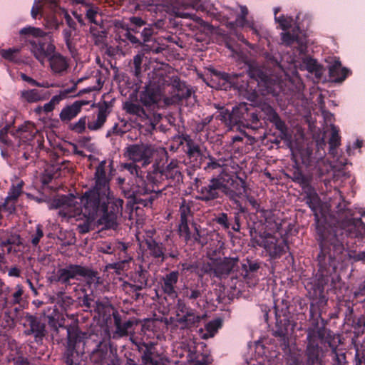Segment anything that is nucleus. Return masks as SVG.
Listing matches in <instances>:
<instances>
[{"mask_svg": "<svg viewBox=\"0 0 365 365\" xmlns=\"http://www.w3.org/2000/svg\"><path fill=\"white\" fill-rule=\"evenodd\" d=\"M336 192L343 202L338 204L334 214L330 212L327 204L321 202L315 191H309L304 197L306 204L314 215L320 247L317 257L319 270L327 273L330 268L335 272L338 264L342 261L344 251L354 249V245L357 242H363L365 237V224L361 220L365 210L347 208L341 191L337 190Z\"/></svg>", "mask_w": 365, "mask_h": 365, "instance_id": "nucleus-1", "label": "nucleus"}, {"mask_svg": "<svg viewBox=\"0 0 365 365\" xmlns=\"http://www.w3.org/2000/svg\"><path fill=\"white\" fill-rule=\"evenodd\" d=\"M182 163L177 159H172L162 170L153 165V171L148 173L147 180H140L141 185L133 191L135 200L143 207H150L153 201L167 186L163 184V180H167L169 183H177L182 180Z\"/></svg>", "mask_w": 365, "mask_h": 365, "instance_id": "nucleus-2", "label": "nucleus"}, {"mask_svg": "<svg viewBox=\"0 0 365 365\" xmlns=\"http://www.w3.org/2000/svg\"><path fill=\"white\" fill-rule=\"evenodd\" d=\"M307 344L305 350L307 361L304 362L303 351L294 342L284 344L280 346L284 352V359L288 365H322L320 348L315 331L309 329L307 335Z\"/></svg>", "mask_w": 365, "mask_h": 365, "instance_id": "nucleus-3", "label": "nucleus"}, {"mask_svg": "<svg viewBox=\"0 0 365 365\" xmlns=\"http://www.w3.org/2000/svg\"><path fill=\"white\" fill-rule=\"evenodd\" d=\"M307 344L305 350L307 361L304 362L303 351L294 342L284 344L280 346L284 352V359L288 365H322L320 348L315 331L309 329L307 335Z\"/></svg>", "mask_w": 365, "mask_h": 365, "instance_id": "nucleus-4", "label": "nucleus"}, {"mask_svg": "<svg viewBox=\"0 0 365 365\" xmlns=\"http://www.w3.org/2000/svg\"><path fill=\"white\" fill-rule=\"evenodd\" d=\"M108 200L109 192L93 187L86 190L80 197L81 212L83 215L96 217L98 213L103 212Z\"/></svg>", "mask_w": 365, "mask_h": 365, "instance_id": "nucleus-5", "label": "nucleus"}, {"mask_svg": "<svg viewBox=\"0 0 365 365\" xmlns=\"http://www.w3.org/2000/svg\"><path fill=\"white\" fill-rule=\"evenodd\" d=\"M175 317H170L171 331L190 330L199 325L203 316L198 314L195 309L187 305L184 301L179 299L175 306Z\"/></svg>", "mask_w": 365, "mask_h": 365, "instance_id": "nucleus-6", "label": "nucleus"}, {"mask_svg": "<svg viewBox=\"0 0 365 365\" xmlns=\"http://www.w3.org/2000/svg\"><path fill=\"white\" fill-rule=\"evenodd\" d=\"M252 240L264 250L271 259L281 257L289 249L286 240L267 232H260Z\"/></svg>", "mask_w": 365, "mask_h": 365, "instance_id": "nucleus-7", "label": "nucleus"}, {"mask_svg": "<svg viewBox=\"0 0 365 365\" xmlns=\"http://www.w3.org/2000/svg\"><path fill=\"white\" fill-rule=\"evenodd\" d=\"M291 150L292 158L296 164L299 163L300 160L302 164L306 168L316 170L321 175L324 174L320 166L325 163L324 151L321 152L318 149V150L314 153L313 148L310 146L299 147L295 149H292Z\"/></svg>", "mask_w": 365, "mask_h": 365, "instance_id": "nucleus-8", "label": "nucleus"}, {"mask_svg": "<svg viewBox=\"0 0 365 365\" xmlns=\"http://www.w3.org/2000/svg\"><path fill=\"white\" fill-rule=\"evenodd\" d=\"M105 209L103 210L102 215L97 220L98 225L102 229L115 230L118 225V218L122 215L123 200L120 198H115L109 190V200Z\"/></svg>", "mask_w": 365, "mask_h": 365, "instance_id": "nucleus-9", "label": "nucleus"}, {"mask_svg": "<svg viewBox=\"0 0 365 365\" xmlns=\"http://www.w3.org/2000/svg\"><path fill=\"white\" fill-rule=\"evenodd\" d=\"M65 329L67 331V346L63 356L66 365H73L75 357L78 356L76 346L87 336V333L80 330L78 320L65 327Z\"/></svg>", "mask_w": 365, "mask_h": 365, "instance_id": "nucleus-10", "label": "nucleus"}, {"mask_svg": "<svg viewBox=\"0 0 365 365\" xmlns=\"http://www.w3.org/2000/svg\"><path fill=\"white\" fill-rule=\"evenodd\" d=\"M224 188L225 187L222 182V175L220 171L217 175L212 177L207 184L198 190V195L196 196V199L211 205L215 200L222 197Z\"/></svg>", "mask_w": 365, "mask_h": 365, "instance_id": "nucleus-11", "label": "nucleus"}, {"mask_svg": "<svg viewBox=\"0 0 365 365\" xmlns=\"http://www.w3.org/2000/svg\"><path fill=\"white\" fill-rule=\"evenodd\" d=\"M154 147L149 143H134L124 149V157L136 163H141L145 167L151 163L154 155Z\"/></svg>", "mask_w": 365, "mask_h": 365, "instance_id": "nucleus-12", "label": "nucleus"}, {"mask_svg": "<svg viewBox=\"0 0 365 365\" xmlns=\"http://www.w3.org/2000/svg\"><path fill=\"white\" fill-rule=\"evenodd\" d=\"M221 173L222 182L225 187L224 194L231 200L236 202L237 198L246 193L247 188L245 180L224 170L221 171Z\"/></svg>", "mask_w": 365, "mask_h": 365, "instance_id": "nucleus-13", "label": "nucleus"}, {"mask_svg": "<svg viewBox=\"0 0 365 365\" xmlns=\"http://www.w3.org/2000/svg\"><path fill=\"white\" fill-rule=\"evenodd\" d=\"M82 265L69 264L63 268H59L56 272L48 277V280L50 283H61L66 287L71 286V279H81Z\"/></svg>", "mask_w": 365, "mask_h": 365, "instance_id": "nucleus-14", "label": "nucleus"}, {"mask_svg": "<svg viewBox=\"0 0 365 365\" xmlns=\"http://www.w3.org/2000/svg\"><path fill=\"white\" fill-rule=\"evenodd\" d=\"M30 51L41 65L56 51V46L50 40V36L45 38L29 40Z\"/></svg>", "mask_w": 365, "mask_h": 365, "instance_id": "nucleus-15", "label": "nucleus"}, {"mask_svg": "<svg viewBox=\"0 0 365 365\" xmlns=\"http://www.w3.org/2000/svg\"><path fill=\"white\" fill-rule=\"evenodd\" d=\"M178 234L187 244H198L203 247L208 242L207 230L194 222L187 227L185 232L180 231Z\"/></svg>", "mask_w": 365, "mask_h": 365, "instance_id": "nucleus-16", "label": "nucleus"}, {"mask_svg": "<svg viewBox=\"0 0 365 365\" xmlns=\"http://www.w3.org/2000/svg\"><path fill=\"white\" fill-rule=\"evenodd\" d=\"M295 324L292 323L288 317L284 316L283 318L276 316V324L273 329V335L279 338V346H284V344L292 342L290 337L294 331Z\"/></svg>", "mask_w": 365, "mask_h": 365, "instance_id": "nucleus-17", "label": "nucleus"}, {"mask_svg": "<svg viewBox=\"0 0 365 365\" xmlns=\"http://www.w3.org/2000/svg\"><path fill=\"white\" fill-rule=\"evenodd\" d=\"M211 78L207 84L215 88L220 90H227L235 85V79L241 74H230L225 72H220L214 68H210Z\"/></svg>", "mask_w": 365, "mask_h": 365, "instance_id": "nucleus-18", "label": "nucleus"}, {"mask_svg": "<svg viewBox=\"0 0 365 365\" xmlns=\"http://www.w3.org/2000/svg\"><path fill=\"white\" fill-rule=\"evenodd\" d=\"M237 262V259L224 258L208 264L205 272L210 276L220 279L225 278L230 273Z\"/></svg>", "mask_w": 365, "mask_h": 365, "instance_id": "nucleus-19", "label": "nucleus"}, {"mask_svg": "<svg viewBox=\"0 0 365 365\" xmlns=\"http://www.w3.org/2000/svg\"><path fill=\"white\" fill-rule=\"evenodd\" d=\"M22 245L20 235L14 229H0V247L6 250L8 255L17 252V246Z\"/></svg>", "mask_w": 365, "mask_h": 365, "instance_id": "nucleus-20", "label": "nucleus"}, {"mask_svg": "<svg viewBox=\"0 0 365 365\" xmlns=\"http://www.w3.org/2000/svg\"><path fill=\"white\" fill-rule=\"evenodd\" d=\"M284 31L281 34L282 43L289 46L296 42L298 45L297 50L299 53H304L307 48V41L304 35H302L300 31L299 25L293 27L292 34L289 31Z\"/></svg>", "mask_w": 365, "mask_h": 365, "instance_id": "nucleus-21", "label": "nucleus"}, {"mask_svg": "<svg viewBox=\"0 0 365 365\" xmlns=\"http://www.w3.org/2000/svg\"><path fill=\"white\" fill-rule=\"evenodd\" d=\"M180 273L178 271H171L163 276L160 281L161 291L164 294L170 299H175L178 296L177 291V284L178 282Z\"/></svg>", "mask_w": 365, "mask_h": 365, "instance_id": "nucleus-22", "label": "nucleus"}, {"mask_svg": "<svg viewBox=\"0 0 365 365\" xmlns=\"http://www.w3.org/2000/svg\"><path fill=\"white\" fill-rule=\"evenodd\" d=\"M171 86L174 93L171 99L173 103L187 99L194 93L192 87L187 85L185 81H181L178 76L172 77Z\"/></svg>", "mask_w": 365, "mask_h": 365, "instance_id": "nucleus-23", "label": "nucleus"}, {"mask_svg": "<svg viewBox=\"0 0 365 365\" xmlns=\"http://www.w3.org/2000/svg\"><path fill=\"white\" fill-rule=\"evenodd\" d=\"M239 9L240 11L237 10H233L236 14V18L235 21L232 24L241 28L248 27L252 31L254 34L261 36L262 26L260 25H256L253 20L247 19V16L248 15V9L247 6H240Z\"/></svg>", "mask_w": 365, "mask_h": 365, "instance_id": "nucleus-24", "label": "nucleus"}, {"mask_svg": "<svg viewBox=\"0 0 365 365\" xmlns=\"http://www.w3.org/2000/svg\"><path fill=\"white\" fill-rule=\"evenodd\" d=\"M25 319L29 328L24 330V334L27 336L33 335L36 342L42 341L46 335L45 324L33 315H27Z\"/></svg>", "mask_w": 365, "mask_h": 365, "instance_id": "nucleus-25", "label": "nucleus"}, {"mask_svg": "<svg viewBox=\"0 0 365 365\" xmlns=\"http://www.w3.org/2000/svg\"><path fill=\"white\" fill-rule=\"evenodd\" d=\"M194 205L192 200L182 199L179 207L180 222L178 226V232L185 231L190 226V222L193 220V212L191 209Z\"/></svg>", "mask_w": 365, "mask_h": 365, "instance_id": "nucleus-26", "label": "nucleus"}, {"mask_svg": "<svg viewBox=\"0 0 365 365\" xmlns=\"http://www.w3.org/2000/svg\"><path fill=\"white\" fill-rule=\"evenodd\" d=\"M112 163L107 165L106 160H102L98 163V166L96 168L94 174V187H96V189H101L103 190L109 192L110 178L109 175L107 174V168L110 167Z\"/></svg>", "mask_w": 365, "mask_h": 365, "instance_id": "nucleus-27", "label": "nucleus"}, {"mask_svg": "<svg viewBox=\"0 0 365 365\" xmlns=\"http://www.w3.org/2000/svg\"><path fill=\"white\" fill-rule=\"evenodd\" d=\"M262 110L267 115V120L273 123L280 133V138L283 140L288 139L290 135L288 133V128L284 121H283L278 113L269 105H264Z\"/></svg>", "mask_w": 365, "mask_h": 365, "instance_id": "nucleus-28", "label": "nucleus"}, {"mask_svg": "<svg viewBox=\"0 0 365 365\" xmlns=\"http://www.w3.org/2000/svg\"><path fill=\"white\" fill-rule=\"evenodd\" d=\"M50 68L55 75L63 76L69 67L68 59L58 52L53 53L48 58Z\"/></svg>", "mask_w": 365, "mask_h": 365, "instance_id": "nucleus-29", "label": "nucleus"}, {"mask_svg": "<svg viewBox=\"0 0 365 365\" xmlns=\"http://www.w3.org/2000/svg\"><path fill=\"white\" fill-rule=\"evenodd\" d=\"M146 254L156 259L158 262H163L166 259V254L164 251L162 242H157L152 237L145 240Z\"/></svg>", "mask_w": 365, "mask_h": 365, "instance_id": "nucleus-30", "label": "nucleus"}, {"mask_svg": "<svg viewBox=\"0 0 365 365\" xmlns=\"http://www.w3.org/2000/svg\"><path fill=\"white\" fill-rule=\"evenodd\" d=\"M88 101L79 100L63 107L59 114L61 120L63 122L70 121L81 112L83 106L88 105Z\"/></svg>", "mask_w": 365, "mask_h": 365, "instance_id": "nucleus-31", "label": "nucleus"}, {"mask_svg": "<svg viewBox=\"0 0 365 365\" xmlns=\"http://www.w3.org/2000/svg\"><path fill=\"white\" fill-rule=\"evenodd\" d=\"M254 108L252 105L247 103H240L237 106L233 107L231 111V115L232 116V122L234 125L242 124L245 126V123L249 118L250 110H253Z\"/></svg>", "mask_w": 365, "mask_h": 365, "instance_id": "nucleus-32", "label": "nucleus"}, {"mask_svg": "<svg viewBox=\"0 0 365 365\" xmlns=\"http://www.w3.org/2000/svg\"><path fill=\"white\" fill-rule=\"evenodd\" d=\"M155 82L150 81V84L145 86V89L140 95V102L146 107H151L158 103L160 100L158 91L155 88Z\"/></svg>", "mask_w": 365, "mask_h": 365, "instance_id": "nucleus-33", "label": "nucleus"}, {"mask_svg": "<svg viewBox=\"0 0 365 365\" xmlns=\"http://www.w3.org/2000/svg\"><path fill=\"white\" fill-rule=\"evenodd\" d=\"M123 108L127 113L135 115L141 120H148V131H152L155 129V124L150 118H149L148 115L146 113L144 108L140 105L132 102H126L124 104Z\"/></svg>", "mask_w": 365, "mask_h": 365, "instance_id": "nucleus-34", "label": "nucleus"}, {"mask_svg": "<svg viewBox=\"0 0 365 365\" xmlns=\"http://www.w3.org/2000/svg\"><path fill=\"white\" fill-rule=\"evenodd\" d=\"M108 109L106 103L98 106L96 118L93 120L88 119V128L89 130L97 131L103 128L109 115Z\"/></svg>", "mask_w": 365, "mask_h": 365, "instance_id": "nucleus-35", "label": "nucleus"}, {"mask_svg": "<svg viewBox=\"0 0 365 365\" xmlns=\"http://www.w3.org/2000/svg\"><path fill=\"white\" fill-rule=\"evenodd\" d=\"M43 314L48 319V325L54 331H58V328L63 327L64 318L56 305L48 307L44 310Z\"/></svg>", "mask_w": 365, "mask_h": 365, "instance_id": "nucleus-36", "label": "nucleus"}, {"mask_svg": "<svg viewBox=\"0 0 365 365\" xmlns=\"http://www.w3.org/2000/svg\"><path fill=\"white\" fill-rule=\"evenodd\" d=\"M76 197L73 194L62 195L54 198L51 202V207L68 209L70 211L78 210Z\"/></svg>", "mask_w": 365, "mask_h": 365, "instance_id": "nucleus-37", "label": "nucleus"}, {"mask_svg": "<svg viewBox=\"0 0 365 365\" xmlns=\"http://www.w3.org/2000/svg\"><path fill=\"white\" fill-rule=\"evenodd\" d=\"M121 167L123 170H127L131 175H133V177L135 178V184H133L131 187V192L132 193L130 195V197H132L133 198V200L136 204L141 205L140 202H138L135 200H136L135 197V195L133 192V191H135V189L138 188V187H140V185H141V183L139 182L140 180H145L143 179V178L140 175V173H141L140 167L138 165H137L136 162H134V161L123 163V164H122Z\"/></svg>", "mask_w": 365, "mask_h": 365, "instance_id": "nucleus-38", "label": "nucleus"}, {"mask_svg": "<svg viewBox=\"0 0 365 365\" xmlns=\"http://www.w3.org/2000/svg\"><path fill=\"white\" fill-rule=\"evenodd\" d=\"M19 100L23 103H34L46 100L47 96L36 88L23 89L19 93Z\"/></svg>", "mask_w": 365, "mask_h": 365, "instance_id": "nucleus-39", "label": "nucleus"}, {"mask_svg": "<svg viewBox=\"0 0 365 365\" xmlns=\"http://www.w3.org/2000/svg\"><path fill=\"white\" fill-rule=\"evenodd\" d=\"M350 71L345 67H342L340 61L334 60L329 66V74L334 82H341L349 74Z\"/></svg>", "mask_w": 365, "mask_h": 365, "instance_id": "nucleus-40", "label": "nucleus"}, {"mask_svg": "<svg viewBox=\"0 0 365 365\" xmlns=\"http://www.w3.org/2000/svg\"><path fill=\"white\" fill-rule=\"evenodd\" d=\"M207 158L208 162L204 168L207 172H210L211 170H216L217 168H220V171H222L223 170L226 171L227 167L230 160V156L229 154L218 156L217 158L208 155Z\"/></svg>", "mask_w": 365, "mask_h": 365, "instance_id": "nucleus-41", "label": "nucleus"}, {"mask_svg": "<svg viewBox=\"0 0 365 365\" xmlns=\"http://www.w3.org/2000/svg\"><path fill=\"white\" fill-rule=\"evenodd\" d=\"M112 315L114 321V325L115 327V334L118 337L127 336L129 329H130L134 324L133 321L129 319L123 323L121 321V316L117 311L113 312Z\"/></svg>", "mask_w": 365, "mask_h": 365, "instance_id": "nucleus-42", "label": "nucleus"}, {"mask_svg": "<svg viewBox=\"0 0 365 365\" xmlns=\"http://www.w3.org/2000/svg\"><path fill=\"white\" fill-rule=\"evenodd\" d=\"M149 272L143 268L142 265H139L134 273L130 276V281L134 283L135 287L142 290L145 289L148 284Z\"/></svg>", "mask_w": 365, "mask_h": 365, "instance_id": "nucleus-43", "label": "nucleus"}, {"mask_svg": "<svg viewBox=\"0 0 365 365\" xmlns=\"http://www.w3.org/2000/svg\"><path fill=\"white\" fill-rule=\"evenodd\" d=\"M308 294L313 300L319 299V302H322L327 301L324 295V287L319 282H314L308 284L306 286Z\"/></svg>", "mask_w": 365, "mask_h": 365, "instance_id": "nucleus-44", "label": "nucleus"}, {"mask_svg": "<svg viewBox=\"0 0 365 365\" xmlns=\"http://www.w3.org/2000/svg\"><path fill=\"white\" fill-rule=\"evenodd\" d=\"M88 9L86 10V16L87 19L92 24L100 26L103 24V21L102 19L101 11V9L92 4H90L88 6H86Z\"/></svg>", "mask_w": 365, "mask_h": 365, "instance_id": "nucleus-45", "label": "nucleus"}, {"mask_svg": "<svg viewBox=\"0 0 365 365\" xmlns=\"http://www.w3.org/2000/svg\"><path fill=\"white\" fill-rule=\"evenodd\" d=\"M299 16H296V19H294L292 16L282 15L279 16H275V21L277 22L280 28L283 31H287L289 29H293L297 25H299L298 20Z\"/></svg>", "mask_w": 365, "mask_h": 365, "instance_id": "nucleus-46", "label": "nucleus"}, {"mask_svg": "<svg viewBox=\"0 0 365 365\" xmlns=\"http://www.w3.org/2000/svg\"><path fill=\"white\" fill-rule=\"evenodd\" d=\"M81 278L85 279L90 286H96L99 284L100 277L98 276V272L85 266H82L81 279Z\"/></svg>", "mask_w": 365, "mask_h": 365, "instance_id": "nucleus-47", "label": "nucleus"}, {"mask_svg": "<svg viewBox=\"0 0 365 365\" xmlns=\"http://www.w3.org/2000/svg\"><path fill=\"white\" fill-rule=\"evenodd\" d=\"M20 34L25 36H31L34 38H45L50 36V34L45 32L40 28L34 26H26L20 30Z\"/></svg>", "mask_w": 365, "mask_h": 365, "instance_id": "nucleus-48", "label": "nucleus"}, {"mask_svg": "<svg viewBox=\"0 0 365 365\" xmlns=\"http://www.w3.org/2000/svg\"><path fill=\"white\" fill-rule=\"evenodd\" d=\"M222 322L220 319H215L209 322L205 325L206 332L203 334V339H208L210 337H213L215 334L217 333V330L221 327Z\"/></svg>", "mask_w": 365, "mask_h": 365, "instance_id": "nucleus-49", "label": "nucleus"}, {"mask_svg": "<svg viewBox=\"0 0 365 365\" xmlns=\"http://www.w3.org/2000/svg\"><path fill=\"white\" fill-rule=\"evenodd\" d=\"M331 135L329 140V152L334 154V150L340 145L341 138L339 134V129L336 126L331 125Z\"/></svg>", "mask_w": 365, "mask_h": 365, "instance_id": "nucleus-50", "label": "nucleus"}, {"mask_svg": "<svg viewBox=\"0 0 365 365\" xmlns=\"http://www.w3.org/2000/svg\"><path fill=\"white\" fill-rule=\"evenodd\" d=\"M76 85L77 83H75L72 87L71 88H66V89H63V90H61L58 94L53 96L50 101L52 103V104L56 106V105L59 104V103L66 99L69 94H71V93H73L76 88Z\"/></svg>", "mask_w": 365, "mask_h": 365, "instance_id": "nucleus-51", "label": "nucleus"}, {"mask_svg": "<svg viewBox=\"0 0 365 365\" xmlns=\"http://www.w3.org/2000/svg\"><path fill=\"white\" fill-rule=\"evenodd\" d=\"M19 53V48L2 49L0 51V55L2 58L11 62H17L19 60L18 57Z\"/></svg>", "mask_w": 365, "mask_h": 365, "instance_id": "nucleus-52", "label": "nucleus"}, {"mask_svg": "<svg viewBox=\"0 0 365 365\" xmlns=\"http://www.w3.org/2000/svg\"><path fill=\"white\" fill-rule=\"evenodd\" d=\"M75 30L76 29L68 28L62 31L63 41L71 53H73L75 50V47L72 43V36Z\"/></svg>", "mask_w": 365, "mask_h": 365, "instance_id": "nucleus-53", "label": "nucleus"}, {"mask_svg": "<svg viewBox=\"0 0 365 365\" xmlns=\"http://www.w3.org/2000/svg\"><path fill=\"white\" fill-rule=\"evenodd\" d=\"M187 155L190 158H197L202 155L200 145L195 140L187 145Z\"/></svg>", "mask_w": 365, "mask_h": 365, "instance_id": "nucleus-54", "label": "nucleus"}, {"mask_svg": "<svg viewBox=\"0 0 365 365\" xmlns=\"http://www.w3.org/2000/svg\"><path fill=\"white\" fill-rule=\"evenodd\" d=\"M90 33L95 38L96 43L102 42L103 38L106 37V32L103 24H101L100 26L95 25L94 26H91Z\"/></svg>", "mask_w": 365, "mask_h": 365, "instance_id": "nucleus-55", "label": "nucleus"}, {"mask_svg": "<svg viewBox=\"0 0 365 365\" xmlns=\"http://www.w3.org/2000/svg\"><path fill=\"white\" fill-rule=\"evenodd\" d=\"M216 118L228 126L231 127L232 125H234V122H232V116L231 115V112H230L227 109H225L224 108H221L218 115L216 116Z\"/></svg>", "mask_w": 365, "mask_h": 365, "instance_id": "nucleus-56", "label": "nucleus"}, {"mask_svg": "<svg viewBox=\"0 0 365 365\" xmlns=\"http://www.w3.org/2000/svg\"><path fill=\"white\" fill-rule=\"evenodd\" d=\"M142 346L144 348V350L143 351V354L141 356V360L142 363H144L145 361H148V359H150V358H153L154 350H155V344L152 342L142 343Z\"/></svg>", "mask_w": 365, "mask_h": 365, "instance_id": "nucleus-57", "label": "nucleus"}, {"mask_svg": "<svg viewBox=\"0 0 365 365\" xmlns=\"http://www.w3.org/2000/svg\"><path fill=\"white\" fill-rule=\"evenodd\" d=\"M306 69L310 73H314L316 76L321 75V66L317 60L313 58H307L304 61Z\"/></svg>", "mask_w": 365, "mask_h": 365, "instance_id": "nucleus-58", "label": "nucleus"}, {"mask_svg": "<svg viewBox=\"0 0 365 365\" xmlns=\"http://www.w3.org/2000/svg\"><path fill=\"white\" fill-rule=\"evenodd\" d=\"M56 300L57 304H58L61 307L66 308V307L69 306L73 302V299L66 295L64 292L61 291L56 293Z\"/></svg>", "mask_w": 365, "mask_h": 365, "instance_id": "nucleus-59", "label": "nucleus"}, {"mask_svg": "<svg viewBox=\"0 0 365 365\" xmlns=\"http://www.w3.org/2000/svg\"><path fill=\"white\" fill-rule=\"evenodd\" d=\"M86 220L82 222L78 225L77 229L78 232L81 234H86L91 229V225L96 217H90V215H84Z\"/></svg>", "mask_w": 365, "mask_h": 365, "instance_id": "nucleus-60", "label": "nucleus"}, {"mask_svg": "<svg viewBox=\"0 0 365 365\" xmlns=\"http://www.w3.org/2000/svg\"><path fill=\"white\" fill-rule=\"evenodd\" d=\"M291 178L294 182L303 186L307 185L309 182L307 178L298 168L292 171Z\"/></svg>", "mask_w": 365, "mask_h": 365, "instance_id": "nucleus-61", "label": "nucleus"}, {"mask_svg": "<svg viewBox=\"0 0 365 365\" xmlns=\"http://www.w3.org/2000/svg\"><path fill=\"white\" fill-rule=\"evenodd\" d=\"M260 267L257 262L247 259V264H242V269L245 271L244 278H247L250 272H257Z\"/></svg>", "mask_w": 365, "mask_h": 365, "instance_id": "nucleus-62", "label": "nucleus"}, {"mask_svg": "<svg viewBox=\"0 0 365 365\" xmlns=\"http://www.w3.org/2000/svg\"><path fill=\"white\" fill-rule=\"evenodd\" d=\"M43 237V232L42 230V226L38 224L36 227L35 233L31 235V242L34 247H36L41 239Z\"/></svg>", "mask_w": 365, "mask_h": 365, "instance_id": "nucleus-63", "label": "nucleus"}, {"mask_svg": "<svg viewBox=\"0 0 365 365\" xmlns=\"http://www.w3.org/2000/svg\"><path fill=\"white\" fill-rule=\"evenodd\" d=\"M88 118L86 116H83L73 125V130L78 133H82L86 130V125H88Z\"/></svg>", "mask_w": 365, "mask_h": 365, "instance_id": "nucleus-64", "label": "nucleus"}]
</instances>
